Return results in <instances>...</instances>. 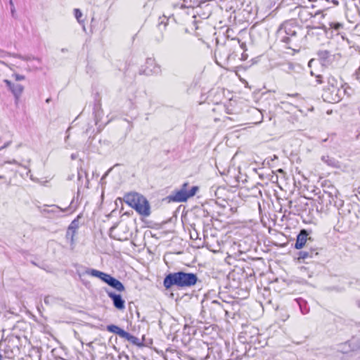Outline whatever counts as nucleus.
Wrapping results in <instances>:
<instances>
[{"label":"nucleus","mask_w":360,"mask_h":360,"mask_svg":"<svg viewBox=\"0 0 360 360\" xmlns=\"http://www.w3.org/2000/svg\"><path fill=\"white\" fill-rule=\"evenodd\" d=\"M286 36L283 37L282 41L288 44V48L295 50L300 41L297 37V31L300 28L293 22H286L283 25Z\"/></svg>","instance_id":"423d86ee"},{"label":"nucleus","mask_w":360,"mask_h":360,"mask_svg":"<svg viewBox=\"0 0 360 360\" xmlns=\"http://www.w3.org/2000/svg\"><path fill=\"white\" fill-rule=\"evenodd\" d=\"M328 85L326 86V101L328 103H338L340 101V88L343 86L341 77L335 72L329 71Z\"/></svg>","instance_id":"20e7f679"},{"label":"nucleus","mask_w":360,"mask_h":360,"mask_svg":"<svg viewBox=\"0 0 360 360\" xmlns=\"http://www.w3.org/2000/svg\"><path fill=\"white\" fill-rule=\"evenodd\" d=\"M188 186L189 184L188 182L183 184L180 189L174 191L173 194L170 196V199L174 202H183L194 196L199 190L198 186H193L188 190Z\"/></svg>","instance_id":"0eeeda50"},{"label":"nucleus","mask_w":360,"mask_h":360,"mask_svg":"<svg viewBox=\"0 0 360 360\" xmlns=\"http://www.w3.org/2000/svg\"><path fill=\"white\" fill-rule=\"evenodd\" d=\"M5 83L8 85L12 93L14 94L16 98L21 95L23 91V86L18 83H12L11 82L6 79Z\"/></svg>","instance_id":"4468645a"},{"label":"nucleus","mask_w":360,"mask_h":360,"mask_svg":"<svg viewBox=\"0 0 360 360\" xmlns=\"http://www.w3.org/2000/svg\"><path fill=\"white\" fill-rule=\"evenodd\" d=\"M16 79H24V77L23 76H16Z\"/></svg>","instance_id":"6ab92c4d"},{"label":"nucleus","mask_w":360,"mask_h":360,"mask_svg":"<svg viewBox=\"0 0 360 360\" xmlns=\"http://www.w3.org/2000/svg\"><path fill=\"white\" fill-rule=\"evenodd\" d=\"M85 274L99 278L117 291L123 292L125 290L124 285L120 281L103 271L94 269H87L85 271Z\"/></svg>","instance_id":"39448f33"},{"label":"nucleus","mask_w":360,"mask_h":360,"mask_svg":"<svg viewBox=\"0 0 360 360\" xmlns=\"http://www.w3.org/2000/svg\"><path fill=\"white\" fill-rule=\"evenodd\" d=\"M74 13H75V18H77V20L79 22H80V21H81L80 18H82V13L81 11H80L79 9H78V8H75V9L74 10Z\"/></svg>","instance_id":"f3484780"},{"label":"nucleus","mask_w":360,"mask_h":360,"mask_svg":"<svg viewBox=\"0 0 360 360\" xmlns=\"http://www.w3.org/2000/svg\"><path fill=\"white\" fill-rule=\"evenodd\" d=\"M124 202L139 215L147 217L150 213V205L147 198L137 192H129L123 197Z\"/></svg>","instance_id":"7ed1b4c3"},{"label":"nucleus","mask_w":360,"mask_h":360,"mask_svg":"<svg viewBox=\"0 0 360 360\" xmlns=\"http://www.w3.org/2000/svg\"><path fill=\"white\" fill-rule=\"evenodd\" d=\"M288 96L296 98V97H299L300 94H297V93H295V94H288Z\"/></svg>","instance_id":"a211bd4d"},{"label":"nucleus","mask_w":360,"mask_h":360,"mask_svg":"<svg viewBox=\"0 0 360 360\" xmlns=\"http://www.w3.org/2000/svg\"><path fill=\"white\" fill-rule=\"evenodd\" d=\"M311 75H314L316 84L321 85L322 89V98L326 101V91H329L326 89V86L328 85L329 71L324 70L320 74L314 75L313 72H311Z\"/></svg>","instance_id":"1a4fd4ad"},{"label":"nucleus","mask_w":360,"mask_h":360,"mask_svg":"<svg viewBox=\"0 0 360 360\" xmlns=\"http://www.w3.org/2000/svg\"><path fill=\"white\" fill-rule=\"evenodd\" d=\"M197 281L198 277L195 274L179 271L167 275L163 285L166 289H169L173 285L185 288L195 285Z\"/></svg>","instance_id":"f03ea898"},{"label":"nucleus","mask_w":360,"mask_h":360,"mask_svg":"<svg viewBox=\"0 0 360 360\" xmlns=\"http://www.w3.org/2000/svg\"><path fill=\"white\" fill-rule=\"evenodd\" d=\"M313 16L312 13H311L308 8H300L298 13V20L306 27H307V23L309 22L310 20H311Z\"/></svg>","instance_id":"9b49d317"},{"label":"nucleus","mask_w":360,"mask_h":360,"mask_svg":"<svg viewBox=\"0 0 360 360\" xmlns=\"http://www.w3.org/2000/svg\"><path fill=\"white\" fill-rule=\"evenodd\" d=\"M108 297L112 300L115 307L120 310H123L125 307V302L120 295L114 292H108Z\"/></svg>","instance_id":"f8f14e48"},{"label":"nucleus","mask_w":360,"mask_h":360,"mask_svg":"<svg viewBox=\"0 0 360 360\" xmlns=\"http://www.w3.org/2000/svg\"><path fill=\"white\" fill-rule=\"evenodd\" d=\"M307 236L308 233L305 229L300 231V233L297 236L296 242L295 244V248L297 250H300L305 245L307 240Z\"/></svg>","instance_id":"ddd939ff"},{"label":"nucleus","mask_w":360,"mask_h":360,"mask_svg":"<svg viewBox=\"0 0 360 360\" xmlns=\"http://www.w3.org/2000/svg\"><path fill=\"white\" fill-rule=\"evenodd\" d=\"M325 18V14L321 11L316 12L314 15H313L311 20H310L309 22L307 23V28L311 30H326L325 25L321 22Z\"/></svg>","instance_id":"9d476101"},{"label":"nucleus","mask_w":360,"mask_h":360,"mask_svg":"<svg viewBox=\"0 0 360 360\" xmlns=\"http://www.w3.org/2000/svg\"><path fill=\"white\" fill-rule=\"evenodd\" d=\"M246 51L245 43L239 39H232L216 49L214 56L217 63L223 66L246 60L248 58Z\"/></svg>","instance_id":"f257e3e1"},{"label":"nucleus","mask_w":360,"mask_h":360,"mask_svg":"<svg viewBox=\"0 0 360 360\" xmlns=\"http://www.w3.org/2000/svg\"><path fill=\"white\" fill-rule=\"evenodd\" d=\"M107 330L110 333L118 335L120 338L128 340L134 345L140 346L141 345L139 338L126 332L125 330L120 328L117 326L113 324L109 325L107 326Z\"/></svg>","instance_id":"6e6552de"},{"label":"nucleus","mask_w":360,"mask_h":360,"mask_svg":"<svg viewBox=\"0 0 360 360\" xmlns=\"http://www.w3.org/2000/svg\"><path fill=\"white\" fill-rule=\"evenodd\" d=\"M278 171H279L280 172H283L282 169H280Z\"/></svg>","instance_id":"aec40b11"},{"label":"nucleus","mask_w":360,"mask_h":360,"mask_svg":"<svg viewBox=\"0 0 360 360\" xmlns=\"http://www.w3.org/2000/svg\"><path fill=\"white\" fill-rule=\"evenodd\" d=\"M314 255H318V252L314 250H310L309 251H301L298 253L297 261L299 262H303L306 259L312 258Z\"/></svg>","instance_id":"2eb2a0df"},{"label":"nucleus","mask_w":360,"mask_h":360,"mask_svg":"<svg viewBox=\"0 0 360 360\" xmlns=\"http://www.w3.org/2000/svg\"><path fill=\"white\" fill-rule=\"evenodd\" d=\"M329 25H330V29H333L335 30H338L343 27V25L340 22H331V23H330Z\"/></svg>","instance_id":"dca6fc26"}]
</instances>
